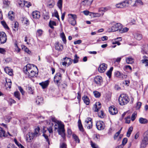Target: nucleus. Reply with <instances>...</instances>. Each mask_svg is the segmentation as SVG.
Instances as JSON below:
<instances>
[{"label": "nucleus", "mask_w": 148, "mask_h": 148, "mask_svg": "<svg viewBox=\"0 0 148 148\" xmlns=\"http://www.w3.org/2000/svg\"><path fill=\"white\" fill-rule=\"evenodd\" d=\"M40 130V127H37L35 128L34 133L32 132H29L28 134L26 135V141L28 142H31L34 138L39 136L40 134L39 133Z\"/></svg>", "instance_id": "nucleus-1"}, {"label": "nucleus", "mask_w": 148, "mask_h": 148, "mask_svg": "<svg viewBox=\"0 0 148 148\" xmlns=\"http://www.w3.org/2000/svg\"><path fill=\"white\" fill-rule=\"evenodd\" d=\"M112 26L110 28L108 29V31L109 32H113L119 31L122 27V24L119 23H116L115 22H113L111 23Z\"/></svg>", "instance_id": "nucleus-2"}, {"label": "nucleus", "mask_w": 148, "mask_h": 148, "mask_svg": "<svg viewBox=\"0 0 148 148\" xmlns=\"http://www.w3.org/2000/svg\"><path fill=\"white\" fill-rule=\"evenodd\" d=\"M129 101V99L128 97L126 94H121L119 97V103L121 105H123L127 104Z\"/></svg>", "instance_id": "nucleus-3"}, {"label": "nucleus", "mask_w": 148, "mask_h": 148, "mask_svg": "<svg viewBox=\"0 0 148 148\" xmlns=\"http://www.w3.org/2000/svg\"><path fill=\"white\" fill-rule=\"evenodd\" d=\"M64 125L62 124H59L58 126V132L60 135L63 138V140L65 138V133Z\"/></svg>", "instance_id": "nucleus-4"}, {"label": "nucleus", "mask_w": 148, "mask_h": 148, "mask_svg": "<svg viewBox=\"0 0 148 148\" xmlns=\"http://www.w3.org/2000/svg\"><path fill=\"white\" fill-rule=\"evenodd\" d=\"M62 75L60 73H57L54 77V81L58 86L60 85L62 81Z\"/></svg>", "instance_id": "nucleus-5"}, {"label": "nucleus", "mask_w": 148, "mask_h": 148, "mask_svg": "<svg viewBox=\"0 0 148 148\" xmlns=\"http://www.w3.org/2000/svg\"><path fill=\"white\" fill-rule=\"evenodd\" d=\"M84 125L85 127L88 129H91L92 126V119L90 118H87L84 122Z\"/></svg>", "instance_id": "nucleus-6"}, {"label": "nucleus", "mask_w": 148, "mask_h": 148, "mask_svg": "<svg viewBox=\"0 0 148 148\" xmlns=\"http://www.w3.org/2000/svg\"><path fill=\"white\" fill-rule=\"evenodd\" d=\"M62 60L64 61L62 63V64L63 66L66 67V65L69 66L70 65L72 62V60L70 58L65 57L63 58Z\"/></svg>", "instance_id": "nucleus-7"}, {"label": "nucleus", "mask_w": 148, "mask_h": 148, "mask_svg": "<svg viewBox=\"0 0 148 148\" xmlns=\"http://www.w3.org/2000/svg\"><path fill=\"white\" fill-rule=\"evenodd\" d=\"M7 40L6 34L3 32H0V44H4Z\"/></svg>", "instance_id": "nucleus-8"}, {"label": "nucleus", "mask_w": 148, "mask_h": 148, "mask_svg": "<svg viewBox=\"0 0 148 148\" xmlns=\"http://www.w3.org/2000/svg\"><path fill=\"white\" fill-rule=\"evenodd\" d=\"M94 81L98 86H100L103 82L102 78L100 76H96L94 79Z\"/></svg>", "instance_id": "nucleus-9"}, {"label": "nucleus", "mask_w": 148, "mask_h": 148, "mask_svg": "<svg viewBox=\"0 0 148 148\" xmlns=\"http://www.w3.org/2000/svg\"><path fill=\"white\" fill-rule=\"evenodd\" d=\"M96 126L97 128L99 130H103L105 127V124L102 121H99L97 122Z\"/></svg>", "instance_id": "nucleus-10"}, {"label": "nucleus", "mask_w": 148, "mask_h": 148, "mask_svg": "<svg viewBox=\"0 0 148 148\" xmlns=\"http://www.w3.org/2000/svg\"><path fill=\"white\" fill-rule=\"evenodd\" d=\"M121 2L123 8L127 7L129 5L132 4V0H125Z\"/></svg>", "instance_id": "nucleus-11"}, {"label": "nucleus", "mask_w": 148, "mask_h": 148, "mask_svg": "<svg viewBox=\"0 0 148 148\" xmlns=\"http://www.w3.org/2000/svg\"><path fill=\"white\" fill-rule=\"evenodd\" d=\"M33 66L30 64H28L24 68L23 71L26 74L28 72H29V71L32 69Z\"/></svg>", "instance_id": "nucleus-12"}, {"label": "nucleus", "mask_w": 148, "mask_h": 148, "mask_svg": "<svg viewBox=\"0 0 148 148\" xmlns=\"http://www.w3.org/2000/svg\"><path fill=\"white\" fill-rule=\"evenodd\" d=\"M107 68V65L103 63L101 64L98 68V71L100 73H103L105 71Z\"/></svg>", "instance_id": "nucleus-13"}, {"label": "nucleus", "mask_w": 148, "mask_h": 148, "mask_svg": "<svg viewBox=\"0 0 148 148\" xmlns=\"http://www.w3.org/2000/svg\"><path fill=\"white\" fill-rule=\"evenodd\" d=\"M109 111L110 114L112 115H115L118 112L117 109L114 106H110L109 108Z\"/></svg>", "instance_id": "nucleus-14"}, {"label": "nucleus", "mask_w": 148, "mask_h": 148, "mask_svg": "<svg viewBox=\"0 0 148 148\" xmlns=\"http://www.w3.org/2000/svg\"><path fill=\"white\" fill-rule=\"evenodd\" d=\"M101 107V105L99 102H97L94 105L92 110L95 112H97L100 109Z\"/></svg>", "instance_id": "nucleus-15"}, {"label": "nucleus", "mask_w": 148, "mask_h": 148, "mask_svg": "<svg viewBox=\"0 0 148 148\" xmlns=\"http://www.w3.org/2000/svg\"><path fill=\"white\" fill-rule=\"evenodd\" d=\"M93 0H84L82 2V5L86 7L89 6L91 5Z\"/></svg>", "instance_id": "nucleus-16"}, {"label": "nucleus", "mask_w": 148, "mask_h": 148, "mask_svg": "<svg viewBox=\"0 0 148 148\" xmlns=\"http://www.w3.org/2000/svg\"><path fill=\"white\" fill-rule=\"evenodd\" d=\"M115 76L119 78L122 79H124L126 78L127 77V75L123 74L119 71H117L115 73Z\"/></svg>", "instance_id": "nucleus-17"}, {"label": "nucleus", "mask_w": 148, "mask_h": 148, "mask_svg": "<svg viewBox=\"0 0 148 148\" xmlns=\"http://www.w3.org/2000/svg\"><path fill=\"white\" fill-rule=\"evenodd\" d=\"M55 48L56 50L59 51H62L63 49L62 45L58 42H57L56 43Z\"/></svg>", "instance_id": "nucleus-18"}, {"label": "nucleus", "mask_w": 148, "mask_h": 148, "mask_svg": "<svg viewBox=\"0 0 148 148\" xmlns=\"http://www.w3.org/2000/svg\"><path fill=\"white\" fill-rule=\"evenodd\" d=\"M148 144V140L143 138L140 145V148H145Z\"/></svg>", "instance_id": "nucleus-19"}, {"label": "nucleus", "mask_w": 148, "mask_h": 148, "mask_svg": "<svg viewBox=\"0 0 148 148\" xmlns=\"http://www.w3.org/2000/svg\"><path fill=\"white\" fill-rule=\"evenodd\" d=\"M4 70L6 73L9 75L11 76L13 75V70L10 68L8 66L6 67Z\"/></svg>", "instance_id": "nucleus-20"}, {"label": "nucleus", "mask_w": 148, "mask_h": 148, "mask_svg": "<svg viewBox=\"0 0 148 148\" xmlns=\"http://www.w3.org/2000/svg\"><path fill=\"white\" fill-rule=\"evenodd\" d=\"M32 15L34 18L38 19L40 16V13L38 11H36L32 12Z\"/></svg>", "instance_id": "nucleus-21"}, {"label": "nucleus", "mask_w": 148, "mask_h": 148, "mask_svg": "<svg viewBox=\"0 0 148 148\" xmlns=\"http://www.w3.org/2000/svg\"><path fill=\"white\" fill-rule=\"evenodd\" d=\"M49 83V80H47L39 83V84L42 87V88L45 89L48 86Z\"/></svg>", "instance_id": "nucleus-22"}, {"label": "nucleus", "mask_w": 148, "mask_h": 148, "mask_svg": "<svg viewBox=\"0 0 148 148\" xmlns=\"http://www.w3.org/2000/svg\"><path fill=\"white\" fill-rule=\"evenodd\" d=\"M6 83L5 84V86L7 88H8L10 89L11 88L12 82L10 79H5Z\"/></svg>", "instance_id": "nucleus-23"}, {"label": "nucleus", "mask_w": 148, "mask_h": 148, "mask_svg": "<svg viewBox=\"0 0 148 148\" xmlns=\"http://www.w3.org/2000/svg\"><path fill=\"white\" fill-rule=\"evenodd\" d=\"M134 38L138 40H140L142 38V35L139 33H135L133 34Z\"/></svg>", "instance_id": "nucleus-24"}, {"label": "nucleus", "mask_w": 148, "mask_h": 148, "mask_svg": "<svg viewBox=\"0 0 148 148\" xmlns=\"http://www.w3.org/2000/svg\"><path fill=\"white\" fill-rule=\"evenodd\" d=\"M142 49V52L143 53H147L148 52V45H144L143 46Z\"/></svg>", "instance_id": "nucleus-25"}, {"label": "nucleus", "mask_w": 148, "mask_h": 148, "mask_svg": "<svg viewBox=\"0 0 148 148\" xmlns=\"http://www.w3.org/2000/svg\"><path fill=\"white\" fill-rule=\"evenodd\" d=\"M129 29L127 27L123 28V25H122V27L120 29L119 32L120 33H123L127 32L129 30Z\"/></svg>", "instance_id": "nucleus-26"}, {"label": "nucleus", "mask_w": 148, "mask_h": 148, "mask_svg": "<svg viewBox=\"0 0 148 148\" xmlns=\"http://www.w3.org/2000/svg\"><path fill=\"white\" fill-rule=\"evenodd\" d=\"M139 121L140 123L142 124H146L148 122V121L147 119L142 117H140L139 119Z\"/></svg>", "instance_id": "nucleus-27"}, {"label": "nucleus", "mask_w": 148, "mask_h": 148, "mask_svg": "<svg viewBox=\"0 0 148 148\" xmlns=\"http://www.w3.org/2000/svg\"><path fill=\"white\" fill-rule=\"evenodd\" d=\"M5 132L3 129L2 127H0V137L1 138L7 136L6 134H5Z\"/></svg>", "instance_id": "nucleus-28"}, {"label": "nucleus", "mask_w": 148, "mask_h": 148, "mask_svg": "<svg viewBox=\"0 0 148 148\" xmlns=\"http://www.w3.org/2000/svg\"><path fill=\"white\" fill-rule=\"evenodd\" d=\"M143 3L141 0H136L135 1V3L133 5V7H137L139 5H143Z\"/></svg>", "instance_id": "nucleus-29"}, {"label": "nucleus", "mask_w": 148, "mask_h": 148, "mask_svg": "<svg viewBox=\"0 0 148 148\" xmlns=\"http://www.w3.org/2000/svg\"><path fill=\"white\" fill-rule=\"evenodd\" d=\"M84 101L87 105H88L90 103L89 99L86 96H84L82 97Z\"/></svg>", "instance_id": "nucleus-30"}, {"label": "nucleus", "mask_w": 148, "mask_h": 148, "mask_svg": "<svg viewBox=\"0 0 148 148\" xmlns=\"http://www.w3.org/2000/svg\"><path fill=\"white\" fill-rule=\"evenodd\" d=\"M62 0H58L57 3V6L60 10L61 12H62Z\"/></svg>", "instance_id": "nucleus-31"}, {"label": "nucleus", "mask_w": 148, "mask_h": 148, "mask_svg": "<svg viewBox=\"0 0 148 148\" xmlns=\"http://www.w3.org/2000/svg\"><path fill=\"white\" fill-rule=\"evenodd\" d=\"M25 1L23 0H18V5L19 6V7L21 8H22L24 6ZM25 5H26V3L25 4Z\"/></svg>", "instance_id": "nucleus-32"}, {"label": "nucleus", "mask_w": 148, "mask_h": 148, "mask_svg": "<svg viewBox=\"0 0 148 148\" xmlns=\"http://www.w3.org/2000/svg\"><path fill=\"white\" fill-rule=\"evenodd\" d=\"M49 1L51 2V3H48L47 6L49 8H53L55 4L54 1L53 0H49Z\"/></svg>", "instance_id": "nucleus-33"}, {"label": "nucleus", "mask_w": 148, "mask_h": 148, "mask_svg": "<svg viewBox=\"0 0 148 148\" xmlns=\"http://www.w3.org/2000/svg\"><path fill=\"white\" fill-rule=\"evenodd\" d=\"M126 61L127 63L131 64L134 62V60L132 57H129L126 58Z\"/></svg>", "instance_id": "nucleus-34"}, {"label": "nucleus", "mask_w": 148, "mask_h": 148, "mask_svg": "<svg viewBox=\"0 0 148 148\" xmlns=\"http://www.w3.org/2000/svg\"><path fill=\"white\" fill-rule=\"evenodd\" d=\"M14 12L12 11H10L8 14V18L11 20H13L14 19Z\"/></svg>", "instance_id": "nucleus-35"}, {"label": "nucleus", "mask_w": 148, "mask_h": 148, "mask_svg": "<svg viewBox=\"0 0 148 148\" xmlns=\"http://www.w3.org/2000/svg\"><path fill=\"white\" fill-rule=\"evenodd\" d=\"M78 126L80 131L83 132L84 131V130L80 120H79L78 121Z\"/></svg>", "instance_id": "nucleus-36"}, {"label": "nucleus", "mask_w": 148, "mask_h": 148, "mask_svg": "<svg viewBox=\"0 0 148 148\" xmlns=\"http://www.w3.org/2000/svg\"><path fill=\"white\" fill-rule=\"evenodd\" d=\"M69 23L73 25H75L76 23V20L73 19L72 18H69Z\"/></svg>", "instance_id": "nucleus-37"}, {"label": "nucleus", "mask_w": 148, "mask_h": 148, "mask_svg": "<svg viewBox=\"0 0 148 148\" xmlns=\"http://www.w3.org/2000/svg\"><path fill=\"white\" fill-rule=\"evenodd\" d=\"M92 14L93 16L94 17H98L101 16H103V14H100L99 13H94V12H90Z\"/></svg>", "instance_id": "nucleus-38"}, {"label": "nucleus", "mask_w": 148, "mask_h": 148, "mask_svg": "<svg viewBox=\"0 0 148 148\" xmlns=\"http://www.w3.org/2000/svg\"><path fill=\"white\" fill-rule=\"evenodd\" d=\"M60 37L62 38V40L64 44L66 43V40L64 34L62 32L60 34Z\"/></svg>", "instance_id": "nucleus-39"}, {"label": "nucleus", "mask_w": 148, "mask_h": 148, "mask_svg": "<svg viewBox=\"0 0 148 148\" xmlns=\"http://www.w3.org/2000/svg\"><path fill=\"white\" fill-rule=\"evenodd\" d=\"M49 27L52 29L54 28V27L53 26H56V23L54 21H50L49 23Z\"/></svg>", "instance_id": "nucleus-40"}, {"label": "nucleus", "mask_w": 148, "mask_h": 148, "mask_svg": "<svg viewBox=\"0 0 148 148\" xmlns=\"http://www.w3.org/2000/svg\"><path fill=\"white\" fill-rule=\"evenodd\" d=\"M113 69V68L112 67L110 68L109 70H108L106 73V74L109 78H110L111 77L112 72Z\"/></svg>", "instance_id": "nucleus-41"}, {"label": "nucleus", "mask_w": 148, "mask_h": 148, "mask_svg": "<svg viewBox=\"0 0 148 148\" xmlns=\"http://www.w3.org/2000/svg\"><path fill=\"white\" fill-rule=\"evenodd\" d=\"M35 74L36 73L33 70L32 71H31V73L29 72H28L26 74L29 77H33L35 75Z\"/></svg>", "instance_id": "nucleus-42"}, {"label": "nucleus", "mask_w": 148, "mask_h": 148, "mask_svg": "<svg viewBox=\"0 0 148 148\" xmlns=\"http://www.w3.org/2000/svg\"><path fill=\"white\" fill-rule=\"evenodd\" d=\"M133 130V127H130L127 132V136L129 137L130 136V134L132 131Z\"/></svg>", "instance_id": "nucleus-43"}, {"label": "nucleus", "mask_w": 148, "mask_h": 148, "mask_svg": "<svg viewBox=\"0 0 148 148\" xmlns=\"http://www.w3.org/2000/svg\"><path fill=\"white\" fill-rule=\"evenodd\" d=\"M15 143L17 145L19 148H21V147H24L20 143L18 142L16 138H14V140Z\"/></svg>", "instance_id": "nucleus-44"}, {"label": "nucleus", "mask_w": 148, "mask_h": 148, "mask_svg": "<svg viewBox=\"0 0 148 148\" xmlns=\"http://www.w3.org/2000/svg\"><path fill=\"white\" fill-rule=\"evenodd\" d=\"M14 95L15 97L17 98L18 100H20L21 99L20 96V93L18 91L15 92L14 93Z\"/></svg>", "instance_id": "nucleus-45"}, {"label": "nucleus", "mask_w": 148, "mask_h": 148, "mask_svg": "<svg viewBox=\"0 0 148 148\" xmlns=\"http://www.w3.org/2000/svg\"><path fill=\"white\" fill-rule=\"evenodd\" d=\"M73 137L74 140L75 141L78 143H79L80 140L77 136L75 134H73Z\"/></svg>", "instance_id": "nucleus-46"}, {"label": "nucleus", "mask_w": 148, "mask_h": 148, "mask_svg": "<svg viewBox=\"0 0 148 148\" xmlns=\"http://www.w3.org/2000/svg\"><path fill=\"white\" fill-rule=\"evenodd\" d=\"M106 8H100L98 10L99 12H101L100 14H103V15L104 13L107 10H106Z\"/></svg>", "instance_id": "nucleus-47"}, {"label": "nucleus", "mask_w": 148, "mask_h": 148, "mask_svg": "<svg viewBox=\"0 0 148 148\" xmlns=\"http://www.w3.org/2000/svg\"><path fill=\"white\" fill-rule=\"evenodd\" d=\"M93 94L97 98H99L101 96L100 93L97 91H94Z\"/></svg>", "instance_id": "nucleus-48"}, {"label": "nucleus", "mask_w": 148, "mask_h": 148, "mask_svg": "<svg viewBox=\"0 0 148 148\" xmlns=\"http://www.w3.org/2000/svg\"><path fill=\"white\" fill-rule=\"evenodd\" d=\"M98 116L101 118H103L104 117L105 115L103 112L102 111H101L98 113Z\"/></svg>", "instance_id": "nucleus-49"}, {"label": "nucleus", "mask_w": 148, "mask_h": 148, "mask_svg": "<svg viewBox=\"0 0 148 148\" xmlns=\"http://www.w3.org/2000/svg\"><path fill=\"white\" fill-rule=\"evenodd\" d=\"M90 145L92 148H99L98 146L95 143L90 141Z\"/></svg>", "instance_id": "nucleus-50"}, {"label": "nucleus", "mask_w": 148, "mask_h": 148, "mask_svg": "<svg viewBox=\"0 0 148 148\" xmlns=\"http://www.w3.org/2000/svg\"><path fill=\"white\" fill-rule=\"evenodd\" d=\"M43 32L42 30L41 29H38L36 33V35L38 36H41L42 35Z\"/></svg>", "instance_id": "nucleus-51"}, {"label": "nucleus", "mask_w": 148, "mask_h": 148, "mask_svg": "<svg viewBox=\"0 0 148 148\" xmlns=\"http://www.w3.org/2000/svg\"><path fill=\"white\" fill-rule=\"evenodd\" d=\"M68 16H71V17H69V18H71L73 19L76 20L77 18V16L75 14H69L68 15Z\"/></svg>", "instance_id": "nucleus-52"}, {"label": "nucleus", "mask_w": 148, "mask_h": 148, "mask_svg": "<svg viewBox=\"0 0 148 148\" xmlns=\"http://www.w3.org/2000/svg\"><path fill=\"white\" fill-rule=\"evenodd\" d=\"M143 136V138L148 140V130L144 132Z\"/></svg>", "instance_id": "nucleus-53"}, {"label": "nucleus", "mask_w": 148, "mask_h": 148, "mask_svg": "<svg viewBox=\"0 0 148 148\" xmlns=\"http://www.w3.org/2000/svg\"><path fill=\"white\" fill-rule=\"evenodd\" d=\"M79 58V57L77 56V54H76L75 56V58L73 60V63H77L78 62V59Z\"/></svg>", "instance_id": "nucleus-54"}, {"label": "nucleus", "mask_w": 148, "mask_h": 148, "mask_svg": "<svg viewBox=\"0 0 148 148\" xmlns=\"http://www.w3.org/2000/svg\"><path fill=\"white\" fill-rule=\"evenodd\" d=\"M141 61L143 64H145L146 66H148V60H142Z\"/></svg>", "instance_id": "nucleus-55"}, {"label": "nucleus", "mask_w": 148, "mask_h": 148, "mask_svg": "<svg viewBox=\"0 0 148 148\" xmlns=\"http://www.w3.org/2000/svg\"><path fill=\"white\" fill-rule=\"evenodd\" d=\"M125 122L126 123L129 124L130 122V116H128L127 118H125Z\"/></svg>", "instance_id": "nucleus-56"}, {"label": "nucleus", "mask_w": 148, "mask_h": 148, "mask_svg": "<svg viewBox=\"0 0 148 148\" xmlns=\"http://www.w3.org/2000/svg\"><path fill=\"white\" fill-rule=\"evenodd\" d=\"M137 116V114L135 112H134L132 115L131 117V120L132 121H134Z\"/></svg>", "instance_id": "nucleus-57"}, {"label": "nucleus", "mask_w": 148, "mask_h": 148, "mask_svg": "<svg viewBox=\"0 0 148 148\" xmlns=\"http://www.w3.org/2000/svg\"><path fill=\"white\" fill-rule=\"evenodd\" d=\"M115 6L117 8H123L121 2L116 4Z\"/></svg>", "instance_id": "nucleus-58"}, {"label": "nucleus", "mask_w": 148, "mask_h": 148, "mask_svg": "<svg viewBox=\"0 0 148 148\" xmlns=\"http://www.w3.org/2000/svg\"><path fill=\"white\" fill-rule=\"evenodd\" d=\"M13 23L14 25V26H13L14 28L17 30L18 29V23L17 22L14 21L13 22Z\"/></svg>", "instance_id": "nucleus-59"}, {"label": "nucleus", "mask_w": 148, "mask_h": 148, "mask_svg": "<svg viewBox=\"0 0 148 148\" xmlns=\"http://www.w3.org/2000/svg\"><path fill=\"white\" fill-rule=\"evenodd\" d=\"M54 16L56 17L59 21H60L59 16L58 12L57 10H55L54 13Z\"/></svg>", "instance_id": "nucleus-60"}, {"label": "nucleus", "mask_w": 148, "mask_h": 148, "mask_svg": "<svg viewBox=\"0 0 148 148\" xmlns=\"http://www.w3.org/2000/svg\"><path fill=\"white\" fill-rule=\"evenodd\" d=\"M11 119V117L10 116H6L4 118V119L6 122H9Z\"/></svg>", "instance_id": "nucleus-61"}, {"label": "nucleus", "mask_w": 148, "mask_h": 148, "mask_svg": "<svg viewBox=\"0 0 148 148\" xmlns=\"http://www.w3.org/2000/svg\"><path fill=\"white\" fill-rule=\"evenodd\" d=\"M121 129H120L118 132H116L114 136V139H116L117 137L119 136V134H120L121 131Z\"/></svg>", "instance_id": "nucleus-62"}, {"label": "nucleus", "mask_w": 148, "mask_h": 148, "mask_svg": "<svg viewBox=\"0 0 148 148\" xmlns=\"http://www.w3.org/2000/svg\"><path fill=\"white\" fill-rule=\"evenodd\" d=\"M127 141V138H124L122 141V144L124 146L126 144Z\"/></svg>", "instance_id": "nucleus-63"}, {"label": "nucleus", "mask_w": 148, "mask_h": 148, "mask_svg": "<svg viewBox=\"0 0 148 148\" xmlns=\"http://www.w3.org/2000/svg\"><path fill=\"white\" fill-rule=\"evenodd\" d=\"M142 103L140 102H138L136 103V108L137 109H139L141 106Z\"/></svg>", "instance_id": "nucleus-64"}]
</instances>
